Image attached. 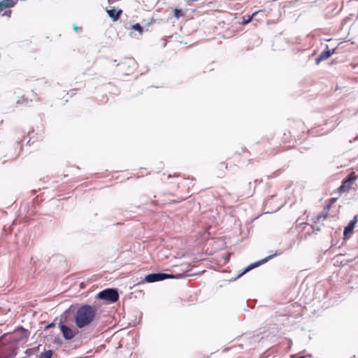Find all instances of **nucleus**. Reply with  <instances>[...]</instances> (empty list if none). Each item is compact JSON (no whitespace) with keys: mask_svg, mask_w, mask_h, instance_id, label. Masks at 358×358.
Instances as JSON below:
<instances>
[{"mask_svg":"<svg viewBox=\"0 0 358 358\" xmlns=\"http://www.w3.org/2000/svg\"><path fill=\"white\" fill-rule=\"evenodd\" d=\"M97 309L94 306L82 305L76 311L73 317L76 326L78 329L90 325L95 320Z\"/></svg>","mask_w":358,"mask_h":358,"instance_id":"f257e3e1","label":"nucleus"},{"mask_svg":"<svg viewBox=\"0 0 358 358\" xmlns=\"http://www.w3.org/2000/svg\"><path fill=\"white\" fill-rule=\"evenodd\" d=\"M96 299H101L109 303H115L119 299V294L116 289L108 288L99 292Z\"/></svg>","mask_w":358,"mask_h":358,"instance_id":"f03ea898","label":"nucleus"},{"mask_svg":"<svg viewBox=\"0 0 358 358\" xmlns=\"http://www.w3.org/2000/svg\"><path fill=\"white\" fill-rule=\"evenodd\" d=\"M136 62L131 59H128L118 64L119 71L125 76L132 75L136 69Z\"/></svg>","mask_w":358,"mask_h":358,"instance_id":"7ed1b4c3","label":"nucleus"},{"mask_svg":"<svg viewBox=\"0 0 358 358\" xmlns=\"http://www.w3.org/2000/svg\"><path fill=\"white\" fill-rule=\"evenodd\" d=\"M357 179V176L356 173L354 171L351 172L348 177L343 180L341 185L338 188V192L339 193L348 192Z\"/></svg>","mask_w":358,"mask_h":358,"instance_id":"20e7f679","label":"nucleus"},{"mask_svg":"<svg viewBox=\"0 0 358 358\" xmlns=\"http://www.w3.org/2000/svg\"><path fill=\"white\" fill-rule=\"evenodd\" d=\"M176 276L167 273H151L145 276L144 281L147 282H155L157 281L164 280L169 278H175Z\"/></svg>","mask_w":358,"mask_h":358,"instance_id":"39448f33","label":"nucleus"},{"mask_svg":"<svg viewBox=\"0 0 358 358\" xmlns=\"http://www.w3.org/2000/svg\"><path fill=\"white\" fill-rule=\"evenodd\" d=\"M59 328H60V330L62 333L64 338L66 340H71V339L75 337V336L76 335V331L73 330V329L67 327L66 325L60 324Z\"/></svg>","mask_w":358,"mask_h":358,"instance_id":"423d86ee","label":"nucleus"},{"mask_svg":"<svg viewBox=\"0 0 358 358\" xmlns=\"http://www.w3.org/2000/svg\"><path fill=\"white\" fill-rule=\"evenodd\" d=\"M358 221V215H355L353 219L349 222L348 226L344 229V236H347L348 234L353 232L354 228Z\"/></svg>","mask_w":358,"mask_h":358,"instance_id":"0eeeda50","label":"nucleus"},{"mask_svg":"<svg viewBox=\"0 0 358 358\" xmlns=\"http://www.w3.org/2000/svg\"><path fill=\"white\" fill-rule=\"evenodd\" d=\"M18 0H0V12L6 8L14 7Z\"/></svg>","mask_w":358,"mask_h":358,"instance_id":"6e6552de","label":"nucleus"},{"mask_svg":"<svg viewBox=\"0 0 358 358\" xmlns=\"http://www.w3.org/2000/svg\"><path fill=\"white\" fill-rule=\"evenodd\" d=\"M332 55V52H330L328 45H327V50L322 52L319 57L316 59V64H319L321 62L327 60Z\"/></svg>","mask_w":358,"mask_h":358,"instance_id":"1a4fd4ad","label":"nucleus"},{"mask_svg":"<svg viewBox=\"0 0 358 358\" xmlns=\"http://www.w3.org/2000/svg\"><path fill=\"white\" fill-rule=\"evenodd\" d=\"M329 210H327V208L324 207L322 213H321L320 215H317L313 220L314 223L319 222L321 220H325L328 215H329Z\"/></svg>","mask_w":358,"mask_h":358,"instance_id":"9d476101","label":"nucleus"},{"mask_svg":"<svg viewBox=\"0 0 358 358\" xmlns=\"http://www.w3.org/2000/svg\"><path fill=\"white\" fill-rule=\"evenodd\" d=\"M282 139L285 143H289L293 140H295V137L292 136L289 130H287L285 132H284Z\"/></svg>","mask_w":358,"mask_h":358,"instance_id":"9b49d317","label":"nucleus"},{"mask_svg":"<svg viewBox=\"0 0 358 358\" xmlns=\"http://www.w3.org/2000/svg\"><path fill=\"white\" fill-rule=\"evenodd\" d=\"M107 12H108L109 16L112 19H113V20H117L120 17V14L122 13L121 10H116L115 9L108 10Z\"/></svg>","mask_w":358,"mask_h":358,"instance_id":"f8f14e48","label":"nucleus"},{"mask_svg":"<svg viewBox=\"0 0 358 358\" xmlns=\"http://www.w3.org/2000/svg\"><path fill=\"white\" fill-rule=\"evenodd\" d=\"M268 259H269V257L266 258V259H263V260H262V261H260L259 262H257V263H255L253 264H251L247 268L245 269V271L241 274V275L244 274V273H247L248 271H250L251 269L259 266L262 263H265Z\"/></svg>","mask_w":358,"mask_h":358,"instance_id":"ddd939ff","label":"nucleus"},{"mask_svg":"<svg viewBox=\"0 0 358 358\" xmlns=\"http://www.w3.org/2000/svg\"><path fill=\"white\" fill-rule=\"evenodd\" d=\"M262 10H259L258 11H255V13H253L251 15L248 16V19L246 20H243V22H241V24L243 25H245L248 23H250L252 19L254 18V17L259 12H262Z\"/></svg>","mask_w":358,"mask_h":358,"instance_id":"4468645a","label":"nucleus"},{"mask_svg":"<svg viewBox=\"0 0 358 358\" xmlns=\"http://www.w3.org/2000/svg\"><path fill=\"white\" fill-rule=\"evenodd\" d=\"M52 356V351L51 350H46L41 352L39 355V358H51Z\"/></svg>","mask_w":358,"mask_h":358,"instance_id":"2eb2a0df","label":"nucleus"},{"mask_svg":"<svg viewBox=\"0 0 358 358\" xmlns=\"http://www.w3.org/2000/svg\"><path fill=\"white\" fill-rule=\"evenodd\" d=\"M184 15V13L181 9L176 8L174 10V16L176 18H180V17H182Z\"/></svg>","mask_w":358,"mask_h":358,"instance_id":"dca6fc26","label":"nucleus"},{"mask_svg":"<svg viewBox=\"0 0 358 358\" xmlns=\"http://www.w3.org/2000/svg\"><path fill=\"white\" fill-rule=\"evenodd\" d=\"M133 29L136 30L139 32L140 34H143V28L141 26L140 24L137 23L132 26L131 27Z\"/></svg>","mask_w":358,"mask_h":358,"instance_id":"f3484780","label":"nucleus"},{"mask_svg":"<svg viewBox=\"0 0 358 358\" xmlns=\"http://www.w3.org/2000/svg\"><path fill=\"white\" fill-rule=\"evenodd\" d=\"M337 199L336 198H331L329 200V202H328V204L325 206V208H327V210H330L331 206L334 204V203L336 201Z\"/></svg>","mask_w":358,"mask_h":358,"instance_id":"a211bd4d","label":"nucleus"},{"mask_svg":"<svg viewBox=\"0 0 358 358\" xmlns=\"http://www.w3.org/2000/svg\"><path fill=\"white\" fill-rule=\"evenodd\" d=\"M27 103L28 99L24 97V96H22V97H19L18 100L17 101V104H23L24 103Z\"/></svg>","mask_w":358,"mask_h":358,"instance_id":"6ab92c4d","label":"nucleus"},{"mask_svg":"<svg viewBox=\"0 0 358 358\" xmlns=\"http://www.w3.org/2000/svg\"><path fill=\"white\" fill-rule=\"evenodd\" d=\"M12 11L10 10H6L3 13V15H6L7 17H10L11 15Z\"/></svg>","mask_w":358,"mask_h":358,"instance_id":"aec40b11","label":"nucleus"},{"mask_svg":"<svg viewBox=\"0 0 358 358\" xmlns=\"http://www.w3.org/2000/svg\"><path fill=\"white\" fill-rule=\"evenodd\" d=\"M82 28L81 27H78V26H76V24L73 25V29L76 31H78V30H80Z\"/></svg>","mask_w":358,"mask_h":358,"instance_id":"412c9836","label":"nucleus"},{"mask_svg":"<svg viewBox=\"0 0 358 358\" xmlns=\"http://www.w3.org/2000/svg\"><path fill=\"white\" fill-rule=\"evenodd\" d=\"M330 52H332V55L336 53V48L333 49L331 51L330 50Z\"/></svg>","mask_w":358,"mask_h":358,"instance_id":"4be33fe9","label":"nucleus"},{"mask_svg":"<svg viewBox=\"0 0 358 358\" xmlns=\"http://www.w3.org/2000/svg\"><path fill=\"white\" fill-rule=\"evenodd\" d=\"M316 230L320 231V229L319 227H317V228L316 229Z\"/></svg>","mask_w":358,"mask_h":358,"instance_id":"5701e85b","label":"nucleus"},{"mask_svg":"<svg viewBox=\"0 0 358 358\" xmlns=\"http://www.w3.org/2000/svg\"><path fill=\"white\" fill-rule=\"evenodd\" d=\"M5 358H9V357H5Z\"/></svg>","mask_w":358,"mask_h":358,"instance_id":"b1692460","label":"nucleus"}]
</instances>
